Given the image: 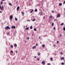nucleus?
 Wrapping results in <instances>:
<instances>
[{"mask_svg":"<svg viewBox=\"0 0 65 65\" xmlns=\"http://www.w3.org/2000/svg\"><path fill=\"white\" fill-rule=\"evenodd\" d=\"M10 46H11V47L12 48H13V45H11Z\"/></svg>","mask_w":65,"mask_h":65,"instance_id":"nucleus-19","label":"nucleus"},{"mask_svg":"<svg viewBox=\"0 0 65 65\" xmlns=\"http://www.w3.org/2000/svg\"><path fill=\"white\" fill-rule=\"evenodd\" d=\"M42 64H45V61H42Z\"/></svg>","mask_w":65,"mask_h":65,"instance_id":"nucleus-8","label":"nucleus"},{"mask_svg":"<svg viewBox=\"0 0 65 65\" xmlns=\"http://www.w3.org/2000/svg\"><path fill=\"white\" fill-rule=\"evenodd\" d=\"M28 21H29V22H30V20H28Z\"/></svg>","mask_w":65,"mask_h":65,"instance_id":"nucleus-43","label":"nucleus"},{"mask_svg":"<svg viewBox=\"0 0 65 65\" xmlns=\"http://www.w3.org/2000/svg\"><path fill=\"white\" fill-rule=\"evenodd\" d=\"M34 30L35 31H36V28H34Z\"/></svg>","mask_w":65,"mask_h":65,"instance_id":"nucleus-21","label":"nucleus"},{"mask_svg":"<svg viewBox=\"0 0 65 65\" xmlns=\"http://www.w3.org/2000/svg\"><path fill=\"white\" fill-rule=\"evenodd\" d=\"M1 4H3V2H2L1 3Z\"/></svg>","mask_w":65,"mask_h":65,"instance_id":"nucleus-34","label":"nucleus"},{"mask_svg":"<svg viewBox=\"0 0 65 65\" xmlns=\"http://www.w3.org/2000/svg\"><path fill=\"white\" fill-rule=\"evenodd\" d=\"M64 10H65V9H64Z\"/></svg>","mask_w":65,"mask_h":65,"instance_id":"nucleus-55","label":"nucleus"},{"mask_svg":"<svg viewBox=\"0 0 65 65\" xmlns=\"http://www.w3.org/2000/svg\"><path fill=\"white\" fill-rule=\"evenodd\" d=\"M40 53H38V56H39V55H40Z\"/></svg>","mask_w":65,"mask_h":65,"instance_id":"nucleus-22","label":"nucleus"},{"mask_svg":"<svg viewBox=\"0 0 65 65\" xmlns=\"http://www.w3.org/2000/svg\"><path fill=\"white\" fill-rule=\"evenodd\" d=\"M34 58H36V57L35 56V57H34Z\"/></svg>","mask_w":65,"mask_h":65,"instance_id":"nucleus-47","label":"nucleus"},{"mask_svg":"<svg viewBox=\"0 0 65 65\" xmlns=\"http://www.w3.org/2000/svg\"><path fill=\"white\" fill-rule=\"evenodd\" d=\"M19 9H20V7L18 6L17 8V10L18 11L19 10Z\"/></svg>","mask_w":65,"mask_h":65,"instance_id":"nucleus-5","label":"nucleus"},{"mask_svg":"<svg viewBox=\"0 0 65 65\" xmlns=\"http://www.w3.org/2000/svg\"><path fill=\"white\" fill-rule=\"evenodd\" d=\"M37 60H38V61H39V59L38 58H37Z\"/></svg>","mask_w":65,"mask_h":65,"instance_id":"nucleus-39","label":"nucleus"},{"mask_svg":"<svg viewBox=\"0 0 65 65\" xmlns=\"http://www.w3.org/2000/svg\"><path fill=\"white\" fill-rule=\"evenodd\" d=\"M40 37H39V39H40Z\"/></svg>","mask_w":65,"mask_h":65,"instance_id":"nucleus-49","label":"nucleus"},{"mask_svg":"<svg viewBox=\"0 0 65 65\" xmlns=\"http://www.w3.org/2000/svg\"><path fill=\"white\" fill-rule=\"evenodd\" d=\"M50 59H51V60L52 61H53V58H51Z\"/></svg>","mask_w":65,"mask_h":65,"instance_id":"nucleus-29","label":"nucleus"},{"mask_svg":"<svg viewBox=\"0 0 65 65\" xmlns=\"http://www.w3.org/2000/svg\"><path fill=\"white\" fill-rule=\"evenodd\" d=\"M63 3L64 4H65V1H64V2H63Z\"/></svg>","mask_w":65,"mask_h":65,"instance_id":"nucleus-45","label":"nucleus"},{"mask_svg":"<svg viewBox=\"0 0 65 65\" xmlns=\"http://www.w3.org/2000/svg\"><path fill=\"white\" fill-rule=\"evenodd\" d=\"M64 64V63L63 62H62V63H61V64H62V65H63V64Z\"/></svg>","mask_w":65,"mask_h":65,"instance_id":"nucleus-31","label":"nucleus"},{"mask_svg":"<svg viewBox=\"0 0 65 65\" xmlns=\"http://www.w3.org/2000/svg\"><path fill=\"white\" fill-rule=\"evenodd\" d=\"M61 15V14H58V15H57V18H59V17H60V16Z\"/></svg>","mask_w":65,"mask_h":65,"instance_id":"nucleus-2","label":"nucleus"},{"mask_svg":"<svg viewBox=\"0 0 65 65\" xmlns=\"http://www.w3.org/2000/svg\"><path fill=\"white\" fill-rule=\"evenodd\" d=\"M13 18V16L12 15H11L10 17V18L11 20H12Z\"/></svg>","mask_w":65,"mask_h":65,"instance_id":"nucleus-3","label":"nucleus"},{"mask_svg":"<svg viewBox=\"0 0 65 65\" xmlns=\"http://www.w3.org/2000/svg\"><path fill=\"white\" fill-rule=\"evenodd\" d=\"M15 20L16 21H18V19L16 18H15Z\"/></svg>","mask_w":65,"mask_h":65,"instance_id":"nucleus-16","label":"nucleus"},{"mask_svg":"<svg viewBox=\"0 0 65 65\" xmlns=\"http://www.w3.org/2000/svg\"><path fill=\"white\" fill-rule=\"evenodd\" d=\"M50 17L51 18H52V16H50Z\"/></svg>","mask_w":65,"mask_h":65,"instance_id":"nucleus-36","label":"nucleus"},{"mask_svg":"<svg viewBox=\"0 0 65 65\" xmlns=\"http://www.w3.org/2000/svg\"><path fill=\"white\" fill-rule=\"evenodd\" d=\"M57 43H59V41H57Z\"/></svg>","mask_w":65,"mask_h":65,"instance_id":"nucleus-44","label":"nucleus"},{"mask_svg":"<svg viewBox=\"0 0 65 65\" xmlns=\"http://www.w3.org/2000/svg\"><path fill=\"white\" fill-rule=\"evenodd\" d=\"M3 6H2V8L1 9V10H3Z\"/></svg>","mask_w":65,"mask_h":65,"instance_id":"nucleus-10","label":"nucleus"},{"mask_svg":"<svg viewBox=\"0 0 65 65\" xmlns=\"http://www.w3.org/2000/svg\"><path fill=\"white\" fill-rule=\"evenodd\" d=\"M54 23H52V26H54Z\"/></svg>","mask_w":65,"mask_h":65,"instance_id":"nucleus-23","label":"nucleus"},{"mask_svg":"<svg viewBox=\"0 0 65 65\" xmlns=\"http://www.w3.org/2000/svg\"><path fill=\"white\" fill-rule=\"evenodd\" d=\"M36 46H37V45H38V44H36Z\"/></svg>","mask_w":65,"mask_h":65,"instance_id":"nucleus-37","label":"nucleus"},{"mask_svg":"<svg viewBox=\"0 0 65 65\" xmlns=\"http://www.w3.org/2000/svg\"><path fill=\"white\" fill-rule=\"evenodd\" d=\"M35 11H36V12H37V9H35Z\"/></svg>","mask_w":65,"mask_h":65,"instance_id":"nucleus-24","label":"nucleus"},{"mask_svg":"<svg viewBox=\"0 0 65 65\" xmlns=\"http://www.w3.org/2000/svg\"><path fill=\"white\" fill-rule=\"evenodd\" d=\"M63 24H64V23H62L61 24V26H62V25H63Z\"/></svg>","mask_w":65,"mask_h":65,"instance_id":"nucleus-25","label":"nucleus"},{"mask_svg":"<svg viewBox=\"0 0 65 65\" xmlns=\"http://www.w3.org/2000/svg\"><path fill=\"white\" fill-rule=\"evenodd\" d=\"M3 1H5V0H3Z\"/></svg>","mask_w":65,"mask_h":65,"instance_id":"nucleus-50","label":"nucleus"},{"mask_svg":"<svg viewBox=\"0 0 65 65\" xmlns=\"http://www.w3.org/2000/svg\"><path fill=\"white\" fill-rule=\"evenodd\" d=\"M12 29L13 28H15V26H13L12 27Z\"/></svg>","mask_w":65,"mask_h":65,"instance_id":"nucleus-12","label":"nucleus"},{"mask_svg":"<svg viewBox=\"0 0 65 65\" xmlns=\"http://www.w3.org/2000/svg\"><path fill=\"white\" fill-rule=\"evenodd\" d=\"M54 30H56V28H55V27H54Z\"/></svg>","mask_w":65,"mask_h":65,"instance_id":"nucleus-35","label":"nucleus"},{"mask_svg":"<svg viewBox=\"0 0 65 65\" xmlns=\"http://www.w3.org/2000/svg\"><path fill=\"white\" fill-rule=\"evenodd\" d=\"M36 46H35L33 47H32V48L33 49H34V48H36Z\"/></svg>","mask_w":65,"mask_h":65,"instance_id":"nucleus-4","label":"nucleus"},{"mask_svg":"<svg viewBox=\"0 0 65 65\" xmlns=\"http://www.w3.org/2000/svg\"><path fill=\"white\" fill-rule=\"evenodd\" d=\"M0 12V13H2V12L1 11V12Z\"/></svg>","mask_w":65,"mask_h":65,"instance_id":"nucleus-51","label":"nucleus"},{"mask_svg":"<svg viewBox=\"0 0 65 65\" xmlns=\"http://www.w3.org/2000/svg\"><path fill=\"white\" fill-rule=\"evenodd\" d=\"M40 14V15H42L43 14H42V12L41 11L40 13H39V14H38V15H39Z\"/></svg>","mask_w":65,"mask_h":65,"instance_id":"nucleus-6","label":"nucleus"},{"mask_svg":"<svg viewBox=\"0 0 65 65\" xmlns=\"http://www.w3.org/2000/svg\"><path fill=\"white\" fill-rule=\"evenodd\" d=\"M63 52H62L60 53V55H63Z\"/></svg>","mask_w":65,"mask_h":65,"instance_id":"nucleus-17","label":"nucleus"},{"mask_svg":"<svg viewBox=\"0 0 65 65\" xmlns=\"http://www.w3.org/2000/svg\"><path fill=\"white\" fill-rule=\"evenodd\" d=\"M11 53H13V51H11Z\"/></svg>","mask_w":65,"mask_h":65,"instance_id":"nucleus-40","label":"nucleus"},{"mask_svg":"<svg viewBox=\"0 0 65 65\" xmlns=\"http://www.w3.org/2000/svg\"><path fill=\"white\" fill-rule=\"evenodd\" d=\"M63 29L64 31H65V27H64L63 28Z\"/></svg>","mask_w":65,"mask_h":65,"instance_id":"nucleus-32","label":"nucleus"},{"mask_svg":"<svg viewBox=\"0 0 65 65\" xmlns=\"http://www.w3.org/2000/svg\"><path fill=\"white\" fill-rule=\"evenodd\" d=\"M1 8V5H0V8Z\"/></svg>","mask_w":65,"mask_h":65,"instance_id":"nucleus-46","label":"nucleus"},{"mask_svg":"<svg viewBox=\"0 0 65 65\" xmlns=\"http://www.w3.org/2000/svg\"><path fill=\"white\" fill-rule=\"evenodd\" d=\"M3 23H2V24H3Z\"/></svg>","mask_w":65,"mask_h":65,"instance_id":"nucleus-54","label":"nucleus"},{"mask_svg":"<svg viewBox=\"0 0 65 65\" xmlns=\"http://www.w3.org/2000/svg\"><path fill=\"white\" fill-rule=\"evenodd\" d=\"M21 13L23 16H24V14H25L24 12H21Z\"/></svg>","mask_w":65,"mask_h":65,"instance_id":"nucleus-7","label":"nucleus"},{"mask_svg":"<svg viewBox=\"0 0 65 65\" xmlns=\"http://www.w3.org/2000/svg\"><path fill=\"white\" fill-rule=\"evenodd\" d=\"M54 21H57V20L55 19Z\"/></svg>","mask_w":65,"mask_h":65,"instance_id":"nucleus-41","label":"nucleus"},{"mask_svg":"<svg viewBox=\"0 0 65 65\" xmlns=\"http://www.w3.org/2000/svg\"><path fill=\"white\" fill-rule=\"evenodd\" d=\"M10 33V32H8L7 33V35H9V34Z\"/></svg>","mask_w":65,"mask_h":65,"instance_id":"nucleus-26","label":"nucleus"},{"mask_svg":"<svg viewBox=\"0 0 65 65\" xmlns=\"http://www.w3.org/2000/svg\"><path fill=\"white\" fill-rule=\"evenodd\" d=\"M14 46H15V47H17V44H14Z\"/></svg>","mask_w":65,"mask_h":65,"instance_id":"nucleus-11","label":"nucleus"},{"mask_svg":"<svg viewBox=\"0 0 65 65\" xmlns=\"http://www.w3.org/2000/svg\"><path fill=\"white\" fill-rule=\"evenodd\" d=\"M34 17V18H35V17Z\"/></svg>","mask_w":65,"mask_h":65,"instance_id":"nucleus-53","label":"nucleus"},{"mask_svg":"<svg viewBox=\"0 0 65 65\" xmlns=\"http://www.w3.org/2000/svg\"><path fill=\"white\" fill-rule=\"evenodd\" d=\"M47 65H51V63H47Z\"/></svg>","mask_w":65,"mask_h":65,"instance_id":"nucleus-27","label":"nucleus"},{"mask_svg":"<svg viewBox=\"0 0 65 65\" xmlns=\"http://www.w3.org/2000/svg\"><path fill=\"white\" fill-rule=\"evenodd\" d=\"M64 58L62 57L61 58V60H64Z\"/></svg>","mask_w":65,"mask_h":65,"instance_id":"nucleus-15","label":"nucleus"},{"mask_svg":"<svg viewBox=\"0 0 65 65\" xmlns=\"http://www.w3.org/2000/svg\"><path fill=\"white\" fill-rule=\"evenodd\" d=\"M60 37H61V36H62V35H60Z\"/></svg>","mask_w":65,"mask_h":65,"instance_id":"nucleus-48","label":"nucleus"},{"mask_svg":"<svg viewBox=\"0 0 65 65\" xmlns=\"http://www.w3.org/2000/svg\"><path fill=\"white\" fill-rule=\"evenodd\" d=\"M26 30H28V29H29V28L27 27L26 28Z\"/></svg>","mask_w":65,"mask_h":65,"instance_id":"nucleus-30","label":"nucleus"},{"mask_svg":"<svg viewBox=\"0 0 65 65\" xmlns=\"http://www.w3.org/2000/svg\"><path fill=\"white\" fill-rule=\"evenodd\" d=\"M33 10H32V11H31L30 12V13H32V12H33Z\"/></svg>","mask_w":65,"mask_h":65,"instance_id":"nucleus-20","label":"nucleus"},{"mask_svg":"<svg viewBox=\"0 0 65 65\" xmlns=\"http://www.w3.org/2000/svg\"><path fill=\"white\" fill-rule=\"evenodd\" d=\"M42 47H45V45H42Z\"/></svg>","mask_w":65,"mask_h":65,"instance_id":"nucleus-18","label":"nucleus"},{"mask_svg":"<svg viewBox=\"0 0 65 65\" xmlns=\"http://www.w3.org/2000/svg\"><path fill=\"white\" fill-rule=\"evenodd\" d=\"M62 5V3H60V4H59V6H61Z\"/></svg>","mask_w":65,"mask_h":65,"instance_id":"nucleus-9","label":"nucleus"},{"mask_svg":"<svg viewBox=\"0 0 65 65\" xmlns=\"http://www.w3.org/2000/svg\"><path fill=\"white\" fill-rule=\"evenodd\" d=\"M27 39L28 40H29V37H27Z\"/></svg>","mask_w":65,"mask_h":65,"instance_id":"nucleus-33","label":"nucleus"},{"mask_svg":"<svg viewBox=\"0 0 65 65\" xmlns=\"http://www.w3.org/2000/svg\"><path fill=\"white\" fill-rule=\"evenodd\" d=\"M6 29V30H7L8 29H10V27H9V26H6V27H5V29Z\"/></svg>","mask_w":65,"mask_h":65,"instance_id":"nucleus-1","label":"nucleus"},{"mask_svg":"<svg viewBox=\"0 0 65 65\" xmlns=\"http://www.w3.org/2000/svg\"><path fill=\"white\" fill-rule=\"evenodd\" d=\"M54 46H55V45H54Z\"/></svg>","mask_w":65,"mask_h":65,"instance_id":"nucleus-52","label":"nucleus"},{"mask_svg":"<svg viewBox=\"0 0 65 65\" xmlns=\"http://www.w3.org/2000/svg\"><path fill=\"white\" fill-rule=\"evenodd\" d=\"M32 28H33V27H32V26H30V29H32Z\"/></svg>","mask_w":65,"mask_h":65,"instance_id":"nucleus-13","label":"nucleus"},{"mask_svg":"<svg viewBox=\"0 0 65 65\" xmlns=\"http://www.w3.org/2000/svg\"><path fill=\"white\" fill-rule=\"evenodd\" d=\"M9 5H10L11 6H12V4H11V3H9Z\"/></svg>","mask_w":65,"mask_h":65,"instance_id":"nucleus-14","label":"nucleus"},{"mask_svg":"<svg viewBox=\"0 0 65 65\" xmlns=\"http://www.w3.org/2000/svg\"><path fill=\"white\" fill-rule=\"evenodd\" d=\"M16 53L17 54V53H18V51H17L16 52Z\"/></svg>","mask_w":65,"mask_h":65,"instance_id":"nucleus-42","label":"nucleus"},{"mask_svg":"<svg viewBox=\"0 0 65 65\" xmlns=\"http://www.w3.org/2000/svg\"><path fill=\"white\" fill-rule=\"evenodd\" d=\"M52 12H55V11H52Z\"/></svg>","mask_w":65,"mask_h":65,"instance_id":"nucleus-38","label":"nucleus"},{"mask_svg":"<svg viewBox=\"0 0 65 65\" xmlns=\"http://www.w3.org/2000/svg\"><path fill=\"white\" fill-rule=\"evenodd\" d=\"M36 20V19H34V20H32V21H35Z\"/></svg>","mask_w":65,"mask_h":65,"instance_id":"nucleus-28","label":"nucleus"}]
</instances>
